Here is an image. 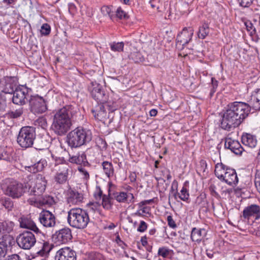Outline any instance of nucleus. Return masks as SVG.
Wrapping results in <instances>:
<instances>
[{"label": "nucleus", "mask_w": 260, "mask_h": 260, "mask_svg": "<svg viewBox=\"0 0 260 260\" xmlns=\"http://www.w3.org/2000/svg\"><path fill=\"white\" fill-rule=\"evenodd\" d=\"M250 110V107L246 103L234 102L229 104L222 115L221 127L230 131L238 127L248 116Z\"/></svg>", "instance_id": "nucleus-1"}, {"label": "nucleus", "mask_w": 260, "mask_h": 260, "mask_svg": "<svg viewBox=\"0 0 260 260\" xmlns=\"http://www.w3.org/2000/svg\"><path fill=\"white\" fill-rule=\"evenodd\" d=\"M64 139L58 138V143L55 146L53 152L51 153V157L55 161V169L57 171H61L60 165H62L61 168L62 171L57 172L54 176L55 181L58 184H63L65 181V173L63 170L65 159L64 158V153L65 148L63 145V141Z\"/></svg>", "instance_id": "nucleus-2"}, {"label": "nucleus", "mask_w": 260, "mask_h": 260, "mask_svg": "<svg viewBox=\"0 0 260 260\" xmlns=\"http://www.w3.org/2000/svg\"><path fill=\"white\" fill-rule=\"evenodd\" d=\"M92 139V135L90 131L76 128L71 131L67 136V142L71 147H78Z\"/></svg>", "instance_id": "nucleus-3"}, {"label": "nucleus", "mask_w": 260, "mask_h": 260, "mask_svg": "<svg viewBox=\"0 0 260 260\" xmlns=\"http://www.w3.org/2000/svg\"><path fill=\"white\" fill-rule=\"evenodd\" d=\"M68 213V222L71 226L82 229L87 226L89 218L85 210L80 208L72 209Z\"/></svg>", "instance_id": "nucleus-4"}, {"label": "nucleus", "mask_w": 260, "mask_h": 260, "mask_svg": "<svg viewBox=\"0 0 260 260\" xmlns=\"http://www.w3.org/2000/svg\"><path fill=\"white\" fill-rule=\"evenodd\" d=\"M36 138L35 128L32 126H23L17 137V142L23 149L32 147Z\"/></svg>", "instance_id": "nucleus-5"}, {"label": "nucleus", "mask_w": 260, "mask_h": 260, "mask_svg": "<svg viewBox=\"0 0 260 260\" xmlns=\"http://www.w3.org/2000/svg\"><path fill=\"white\" fill-rule=\"evenodd\" d=\"M47 181L44 176L41 174H37L36 178L27 183L25 187H28V191L31 195L36 197L42 195L46 189Z\"/></svg>", "instance_id": "nucleus-6"}, {"label": "nucleus", "mask_w": 260, "mask_h": 260, "mask_svg": "<svg viewBox=\"0 0 260 260\" xmlns=\"http://www.w3.org/2000/svg\"><path fill=\"white\" fill-rule=\"evenodd\" d=\"M5 194L13 199H19L25 192V189L21 183L16 181L6 182L2 185Z\"/></svg>", "instance_id": "nucleus-7"}, {"label": "nucleus", "mask_w": 260, "mask_h": 260, "mask_svg": "<svg viewBox=\"0 0 260 260\" xmlns=\"http://www.w3.org/2000/svg\"><path fill=\"white\" fill-rule=\"evenodd\" d=\"M53 129L58 136H63L65 134V107L58 110L54 116L53 122Z\"/></svg>", "instance_id": "nucleus-8"}, {"label": "nucleus", "mask_w": 260, "mask_h": 260, "mask_svg": "<svg viewBox=\"0 0 260 260\" xmlns=\"http://www.w3.org/2000/svg\"><path fill=\"white\" fill-rule=\"evenodd\" d=\"M18 246L23 249H30L34 246L36 239L34 234L30 231H24L16 238Z\"/></svg>", "instance_id": "nucleus-9"}, {"label": "nucleus", "mask_w": 260, "mask_h": 260, "mask_svg": "<svg viewBox=\"0 0 260 260\" xmlns=\"http://www.w3.org/2000/svg\"><path fill=\"white\" fill-rule=\"evenodd\" d=\"M29 105L30 111L35 114H42L47 110L45 100L38 95L30 97Z\"/></svg>", "instance_id": "nucleus-10"}, {"label": "nucleus", "mask_w": 260, "mask_h": 260, "mask_svg": "<svg viewBox=\"0 0 260 260\" xmlns=\"http://www.w3.org/2000/svg\"><path fill=\"white\" fill-rule=\"evenodd\" d=\"M90 94L92 98L96 101L98 104H105L108 100V95L106 93L102 86L98 83H91L89 87Z\"/></svg>", "instance_id": "nucleus-11"}, {"label": "nucleus", "mask_w": 260, "mask_h": 260, "mask_svg": "<svg viewBox=\"0 0 260 260\" xmlns=\"http://www.w3.org/2000/svg\"><path fill=\"white\" fill-rule=\"evenodd\" d=\"M193 29L191 27H184L178 35L176 38V47L179 50L183 49L185 46L192 40Z\"/></svg>", "instance_id": "nucleus-12"}, {"label": "nucleus", "mask_w": 260, "mask_h": 260, "mask_svg": "<svg viewBox=\"0 0 260 260\" xmlns=\"http://www.w3.org/2000/svg\"><path fill=\"white\" fill-rule=\"evenodd\" d=\"M25 109L23 107H19L12 110H10L5 113L3 117L4 123L8 126L12 127L14 125V119H17L22 117L25 112Z\"/></svg>", "instance_id": "nucleus-13"}, {"label": "nucleus", "mask_w": 260, "mask_h": 260, "mask_svg": "<svg viewBox=\"0 0 260 260\" xmlns=\"http://www.w3.org/2000/svg\"><path fill=\"white\" fill-rule=\"evenodd\" d=\"M241 217L246 220H256L260 218V206L251 204L245 207Z\"/></svg>", "instance_id": "nucleus-14"}, {"label": "nucleus", "mask_w": 260, "mask_h": 260, "mask_svg": "<svg viewBox=\"0 0 260 260\" xmlns=\"http://www.w3.org/2000/svg\"><path fill=\"white\" fill-rule=\"evenodd\" d=\"M28 202L31 205L37 207L43 206H50L54 203L53 198L49 196H43L42 195L32 197L28 200Z\"/></svg>", "instance_id": "nucleus-15"}, {"label": "nucleus", "mask_w": 260, "mask_h": 260, "mask_svg": "<svg viewBox=\"0 0 260 260\" xmlns=\"http://www.w3.org/2000/svg\"><path fill=\"white\" fill-rule=\"evenodd\" d=\"M39 220L45 227H52L55 224L54 215L48 210H43L39 214Z\"/></svg>", "instance_id": "nucleus-16"}, {"label": "nucleus", "mask_w": 260, "mask_h": 260, "mask_svg": "<svg viewBox=\"0 0 260 260\" xmlns=\"http://www.w3.org/2000/svg\"><path fill=\"white\" fill-rule=\"evenodd\" d=\"M28 90L25 87H19L14 91L12 102L17 105H23L26 103Z\"/></svg>", "instance_id": "nucleus-17"}, {"label": "nucleus", "mask_w": 260, "mask_h": 260, "mask_svg": "<svg viewBox=\"0 0 260 260\" xmlns=\"http://www.w3.org/2000/svg\"><path fill=\"white\" fill-rule=\"evenodd\" d=\"M113 198L119 203L132 204L135 202L133 193L128 191H120L114 193Z\"/></svg>", "instance_id": "nucleus-18"}, {"label": "nucleus", "mask_w": 260, "mask_h": 260, "mask_svg": "<svg viewBox=\"0 0 260 260\" xmlns=\"http://www.w3.org/2000/svg\"><path fill=\"white\" fill-rule=\"evenodd\" d=\"M77 108L72 105H66V132L76 121Z\"/></svg>", "instance_id": "nucleus-19"}, {"label": "nucleus", "mask_w": 260, "mask_h": 260, "mask_svg": "<svg viewBox=\"0 0 260 260\" xmlns=\"http://www.w3.org/2000/svg\"><path fill=\"white\" fill-rule=\"evenodd\" d=\"M224 147L225 148L230 149L237 155L241 154L244 150L243 148L238 141L233 140L231 138L225 139Z\"/></svg>", "instance_id": "nucleus-20"}, {"label": "nucleus", "mask_w": 260, "mask_h": 260, "mask_svg": "<svg viewBox=\"0 0 260 260\" xmlns=\"http://www.w3.org/2000/svg\"><path fill=\"white\" fill-rule=\"evenodd\" d=\"M18 221L21 228L29 229L37 234L40 233L39 229L30 218L22 216L19 218Z\"/></svg>", "instance_id": "nucleus-21"}, {"label": "nucleus", "mask_w": 260, "mask_h": 260, "mask_svg": "<svg viewBox=\"0 0 260 260\" xmlns=\"http://www.w3.org/2000/svg\"><path fill=\"white\" fill-rule=\"evenodd\" d=\"M105 104H98L92 110L95 119L100 121L105 120L107 118V113L104 106Z\"/></svg>", "instance_id": "nucleus-22"}, {"label": "nucleus", "mask_w": 260, "mask_h": 260, "mask_svg": "<svg viewBox=\"0 0 260 260\" xmlns=\"http://www.w3.org/2000/svg\"><path fill=\"white\" fill-rule=\"evenodd\" d=\"M83 197L82 194L78 191L69 190L68 192L67 201L70 205H78L82 202Z\"/></svg>", "instance_id": "nucleus-23"}, {"label": "nucleus", "mask_w": 260, "mask_h": 260, "mask_svg": "<svg viewBox=\"0 0 260 260\" xmlns=\"http://www.w3.org/2000/svg\"><path fill=\"white\" fill-rule=\"evenodd\" d=\"M228 169H230V168L222 163H217L215 165V175L219 179L223 181L228 173Z\"/></svg>", "instance_id": "nucleus-24"}, {"label": "nucleus", "mask_w": 260, "mask_h": 260, "mask_svg": "<svg viewBox=\"0 0 260 260\" xmlns=\"http://www.w3.org/2000/svg\"><path fill=\"white\" fill-rule=\"evenodd\" d=\"M242 143L250 148H254L257 145V140L255 136L250 134H243L241 138Z\"/></svg>", "instance_id": "nucleus-25"}, {"label": "nucleus", "mask_w": 260, "mask_h": 260, "mask_svg": "<svg viewBox=\"0 0 260 260\" xmlns=\"http://www.w3.org/2000/svg\"><path fill=\"white\" fill-rule=\"evenodd\" d=\"M227 172L228 173L223 181L231 186L236 185L238 182L236 171L233 169L230 168V169H228Z\"/></svg>", "instance_id": "nucleus-26"}, {"label": "nucleus", "mask_w": 260, "mask_h": 260, "mask_svg": "<svg viewBox=\"0 0 260 260\" xmlns=\"http://www.w3.org/2000/svg\"><path fill=\"white\" fill-rule=\"evenodd\" d=\"M111 182H108V194H104L102 198V205L103 207L107 210H110L112 208L113 203H112V198L110 197V188L113 186Z\"/></svg>", "instance_id": "nucleus-27"}, {"label": "nucleus", "mask_w": 260, "mask_h": 260, "mask_svg": "<svg viewBox=\"0 0 260 260\" xmlns=\"http://www.w3.org/2000/svg\"><path fill=\"white\" fill-rule=\"evenodd\" d=\"M206 230L204 229H197L194 228L192 229L191 238L193 241L199 243L205 236Z\"/></svg>", "instance_id": "nucleus-28"}, {"label": "nucleus", "mask_w": 260, "mask_h": 260, "mask_svg": "<svg viewBox=\"0 0 260 260\" xmlns=\"http://www.w3.org/2000/svg\"><path fill=\"white\" fill-rule=\"evenodd\" d=\"M15 223L12 221L7 220L0 222V233L9 234L13 231Z\"/></svg>", "instance_id": "nucleus-29"}, {"label": "nucleus", "mask_w": 260, "mask_h": 260, "mask_svg": "<svg viewBox=\"0 0 260 260\" xmlns=\"http://www.w3.org/2000/svg\"><path fill=\"white\" fill-rule=\"evenodd\" d=\"M102 166L103 171L107 177L110 178L114 176V169L112 162L104 161L102 163Z\"/></svg>", "instance_id": "nucleus-30"}, {"label": "nucleus", "mask_w": 260, "mask_h": 260, "mask_svg": "<svg viewBox=\"0 0 260 260\" xmlns=\"http://www.w3.org/2000/svg\"><path fill=\"white\" fill-rule=\"evenodd\" d=\"M69 161L72 163L78 165L83 164L84 166L88 164L86 160V155L84 153H82L80 155H75L70 157Z\"/></svg>", "instance_id": "nucleus-31"}, {"label": "nucleus", "mask_w": 260, "mask_h": 260, "mask_svg": "<svg viewBox=\"0 0 260 260\" xmlns=\"http://www.w3.org/2000/svg\"><path fill=\"white\" fill-rule=\"evenodd\" d=\"M251 103L253 108L256 110H260V89L253 92Z\"/></svg>", "instance_id": "nucleus-32"}, {"label": "nucleus", "mask_w": 260, "mask_h": 260, "mask_svg": "<svg viewBox=\"0 0 260 260\" xmlns=\"http://www.w3.org/2000/svg\"><path fill=\"white\" fill-rule=\"evenodd\" d=\"M210 29L207 23H204L199 27L198 35L200 39H204L209 34Z\"/></svg>", "instance_id": "nucleus-33"}, {"label": "nucleus", "mask_w": 260, "mask_h": 260, "mask_svg": "<svg viewBox=\"0 0 260 260\" xmlns=\"http://www.w3.org/2000/svg\"><path fill=\"white\" fill-rule=\"evenodd\" d=\"M172 253L173 251L165 246L159 247L157 251L158 256H161L164 258H170L172 256Z\"/></svg>", "instance_id": "nucleus-34"}, {"label": "nucleus", "mask_w": 260, "mask_h": 260, "mask_svg": "<svg viewBox=\"0 0 260 260\" xmlns=\"http://www.w3.org/2000/svg\"><path fill=\"white\" fill-rule=\"evenodd\" d=\"M53 247V244H50L48 242L44 241L42 249L38 252V253L41 256L47 255Z\"/></svg>", "instance_id": "nucleus-35"}, {"label": "nucleus", "mask_w": 260, "mask_h": 260, "mask_svg": "<svg viewBox=\"0 0 260 260\" xmlns=\"http://www.w3.org/2000/svg\"><path fill=\"white\" fill-rule=\"evenodd\" d=\"M65 238V229H62L59 231L56 232L53 235V239H54L55 242L59 244L60 243H63V241Z\"/></svg>", "instance_id": "nucleus-36"}, {"label": "nucleus", "mask_w": 260, "mask_h": 260, "mask_svg": "<svg viewBox=\"0 0 260 260\" xmlns=\"http://www.w3.org/2000/svg\"><path fill=\"white\" fill-rule=\"evenodd\" d=\"M187 183L186 182L183 187L180 190L179 193H177V197L185 202H187L189 199V194L187 188L185 187V184Z\"/></svg>", "instance_id": "nucleus-37"}, {"label": "nucleus", "mask_w": 260, "mask_h": 260, "mask_svg": "<svg viewBox=\"0 0 260 260\" xmlns=\"http://www.w3.org/2000/svg\"><path fill=\"white\" fill-rule=\"evenodd\" d=\"M130 59H132L136 63L141 62L144 61V58L139 52H131L129 55Z\"/></svg>", "instance_id": "nucleus-38"}, {"label": "nucleus", "mask_w": 260, "mask_h": 260, "mask_svg": "<svg viewBox=\"0 0 260 260\" xmlns=\"http://www.w3.org/2000/svg\"><path fill=\"white\" fill-rule=\"evenodd\" d=\"M100 208V204L96 202H89L87 204L86 206V210H85L87 213L88 212L91 213H94L96 211H98Z\"/></svg>", "instance_id": "nucleus-39"}, {"label": "nucleus", "mask_w": 260, "mask_h": 260, "mask_svg": "<svg viewBox=\"0 0 260 260\" xmlns=\"http://www.w3.org/2000/svg\"><path fill=\"white\" fill-rule=\"evenodd\" d=\"M0 203L8 211H11L13 208V202L10 198H5L2 199L0 201Z\"/></svg>", "instance_id": "nucleus-40"}, {"label": "nucleus", "mask_w": 260, "mask_h": 260, "mask_svg": "<svg viewBox=\"0 0 260 260\" xmlns=\"http://www.w3.org/2000/svg\"><path fill=\"white\" fill-rule=\"evenodd\" d=\"M35 124L41 127L43 129H46L47 127V120L44 117H40L35 120Z\"/></svg>", "instance_id": "nucleus-41"}, {"label": "nucleus", "mask_w": 260, "mask_h": 260, "mask_svg": "<svg viewBox=\"0 0 260 260\" xmlns=\"http://www.w3.org/2000/svg\"><path fill=\"white\" fill-rule=\"evenodd\" d=\"M38 141L39 143V145L36 149L43 150L48 146L49 142L46 140V137H41L38 139Z\"/></svg>", "instance_id": "nucleus-42"}, {"label": "nucleus", "mask_w": 260, "mask_h": 260, "mask_svg": "<svg viewBox=\"0 0 260 260\" xmlns=\"http://www.w3.org/2000/svg\"><path fill=\"white\" fill-rule=\"evenodd\" d=\"M111 49L114 51L120 52L123 51L124 44L123 42L113 43L110 45Z\"/></svg>", "instance_id": "nucleus-43"}, {"label": "nucleus", "mask_w": 260, "mask_h": 260, "mask_svg": "<svg viewBox=\"0 0 260 260\" xmlns=\"http://www.w3.org/2000/svg\"><path fill=\"white\" fill-rule=\"evenodd\" d=\"M135 213V215L138 216L143 217L145 214H149L150 208L147 206H143Z\"/></svg>", "instance_id": "nucleus-44"}, {"label": "nucleus", "mask_w": 260, "mask_h": 260, "mask_svg": "<svg viewBox=\"0 0 260 260\" xmlns=\"http://www.w3.org/2000/svg\"><path fill=\"white\" fill-rule=\"evenodd\" d=\"M245 25L246 26L247 30L248 31H250L251 34H255L256 31H258L257 27L256 28L255 27H254L253 24L249 21L245 22Z\"/></svg>", "instance_id": "nucleus-45"}, {"label": "nucleus", "mask_w": 260, "mask_h": 260, "mask_svg": "<svg viewBox=\"0 0 260 260\" xmlns=\"http://www.w3.org/2000/svg\"><path fill=\"white\" fill-rule=\"evenodd\" d=\"M89 260H106L105 256L98 252L91 253L89 256Z\"/></svg>", "instance_id": "nucleus-46"}, {"label": "nucleus", "mask_w": 260, "mask_h": 260, "mask_svg": "<svg viewBox=\"0 0 260 260\" xmlns=\"http://www.w3.org/2000/svg\"><path fill=\"white\" fill-rule=\"evenodd\" d=\"M111 7L108 6H104L101 9L103 15L104 16H109L111 19H112V15L111 14Z\"/></svg>", "instance_id": "nucleus-47"}, {"label": "nucleus", "mask_w": 260, "mask_h": 260, "mask_svg": "<svg viewBox=\"0 0 260 260\" xmlns=\"http://www.w3.org/2000/svg\"><path fill=\"white\" fill-rule=\"evenodd\" d=\"M55 260H65V251L63 248L60 249L56 252Z\"/></svg>", "instance_id": "nucleus-48"}, {"label": "nucleus", "mask_w": 260, "mask_h": 260, "mask_svg": "<svg viewBox=\"0 0 260 260\" xmlns=\"http://www.w3.org/2000/svg\"><path fill=\"white\" fill-rule=\"evenodd\" d=\"M178 186V182L176 180H174L172 184L170 192L173 194L174 198L177 199V191L176 190Z\"/></svg>", "instance_id": "nucleus-49"}, {"label": "nucleus", "mask_w": 260, "mask_h": 260, "mask_svg": "<svg viewBox=\"0 0 260 260\" xmlns=\"http://www.w3.org/2000/svg\"><path fill=\"white\" fill-rule=\"evenodd\" d=\"M237 1L240 7L248 8L251 5L253 0H237Z\"/></svg>", "instance_id": "nucleus-50"}, {"label": "nucleus", "mask_w": 260, "mask_h": 260, "mask_svg": "<svg viewBox=\"0 0 260 260\" xmlns=\"http://www.w3.org/2000/svg\"><path fill=\"white\" fill-rule=\"evenodd\" d=\"M40 31L42 35H48L50 32V27L47 23H44L42 25Z\"/></svg>", "instance_id": "nucleus-51"}, {"label": "nucleus", "mask_w": 260, "mask_h": 260, "mask_svg": "<svg viewBox=\"0 0 260 260\" xmlns=\"http://www.w3.org/2000/svg\"><path fill=\"white\" fill-rule=\"evenodd\" d=\"M78 170L83 175L84 179L88 180L89 178V174L88 171L85 168L82 167L81 166H78Z\"/></svg>", "instance_id": "nucleus-52"}, {"label": "nucleus", "mask_w": 260, "mask_h": 260, "mask_svg": "<svg viewBox=\"0 0 260 260\" xmlns=\"http://www.w3.org/2000/svg\"><path fill=\"white\" fill-rule=\"evenodd\" d=\"M254 183L257 189L260 192V171H256L255 173Z\"/></svg>", "instance_id": "nucleus-53"}, {"label": "nucleus", "mask_w": 260, "mask_h": 260, "mask_svg": "<svg viewBox=\"0 0 260 260\" xmlns=\"http://www.w3.org/2000/svg\"><path fill=\"white\" fill-rule=\"evenodd\" d=\"M116 16L119 19H123L127 18V15L126 13L122 10L120 7H119L116 11Z\"/></svg>", "instance_id": "nucleus-54"}, {"label": "nucleus", "mask_w": 260, "mask_h": 260, "mask_svg": "<svg viewBox=\"0 0 260 260\" xmlns=\"http://www.w3.org/2000/svg\"><path fill=\"white\" fill-rule=\"evenodd\" d=\"M147 228V224L144 221H141L137 229V231L142 233L145 232Z\"/></svg>", "instance_id": "nucleus-55"}, {"label": "nucleus", "mask_w": 260, "mask_h": 260, "mask_svg": "<svg viewBox=\"0 0 260 260\" xmlns=\"http://www.w3.org/2000/svg\"><path fill=\"white\" fill-rule=\"evenodd\" d=\"M104 194H103V191L99 186L96 187V190L94 193V196L96 199H102L103 196Z\"/></svg>", "instance_id": "nucleus-56"}, {"label": "nucleus", "mask_w": 260, "mask_h": 260, "mask_svg": "<svg viewBox=\"0 0 260 260\" xmlns=\"http://www.w3.org/2000/svg\"><path fill=\"white\" fill-rule=\"evenodd\" d=\"M167 221L168 225L170 227L172 228H175L176 227V224L171 215L168 216Z\"/></svg>", "instance_id": "nucleus-57"}, {"label": "nucleus", "mask_w": 260, "mask_h": 260, "mask_svg": "<svg viewBox=\"0 0 260 260\" xmlns=\"http://www.w3.org/2000/svg\"><path fill=\"white\" fill-rule=\"evenodd\" d=\"M7 253V248L0 243V259L4 257Z\"/></svg>", "instance_id": "nucleus-58"}, {"label": "nucleus", "mask_w": 260, "mask_h": 260, "mask_svg": "<svg viewBox=\"0 0 260 260\" xmlns=\"http://www.w3.org/2000/svg\"><path fill=\"white\" fill-rule=\"evenodd\" d=\"M154 202V199L150 200H144L138 203V206L139 208L142 207L143 206H145L147 204H150Z\"/></svg>", "instance_id": "nucleus-59"}, {"label": "nucleus", "mask_w": 260, "mask_h": 260, "mask_svg": "<svg viewBox=\"0 0 260 260\" xmlns=\"http://www.w3.org/2000/svg\"><path fill=\"white\" fill-rule=\"evenodd\" d=\"M200 171H202L203 172H205L206 168H207V163L205 160L202 159L200 161Z\"/></svg>", "instance_id": "nucleus-60"}, {"label": "nucleus", "mask_w": 260, "mask_h": 260, "mask_svg": "<svg viewBox=\"0 0 260 260\" xmlns=\"http://www.w3.org/2000/svg\"><path fill=\"white\" fill-rule=\"evenodd\" d=\"M27 168L28 171L32 173H36L39 171L38 166L36 164H35L31 166L28 167Z\"/></svg>", "instance_id": "nucleus-61"}, {"label": "nucleus", "mask_w": 260, "mask_h": 260, "mask_svg": "<svg viewBox=\"0 0 260 260\" xmlns=\"http://www.w3.org/2000/svg\"><path fill=\"white\" fill-rule=\"evenodd\" d=\"M5 260H21V258L19 255L14 254L9 256Z\"/></svg>", "instance_id": "nucleus-62"}, {"label": "nucleus", "mask_w": 260, "mask_h": 260, "mask_svg": "<svg viewBox=\"0 0 260 260\" xmlns=\"http://www.w3.org/2000/svg\"><path fill=\"white\" fill-rule=\"evenodd\" d=\"M75 9H76V7L74 5H73V4L69 5L68 11H69V12L71 15H74V12L75 11Z\"/></svg>", "instance_id": "nucleus-63"}, {"label": "nucleus", "mask_w": 260, "mask_h": 260, "mask_svg": "<svg viewBox=\"0 0 260 260\" xmlns=\"http://www.w3.org/2000/svg\"><path fill=\"white\" fill-rule=\"evenodd\" d=\"M68 251V255L67 256H76L75 252L74 251L72 250L70 247H66V252Z\"/></svg>", "instance_id": "nucleus-64"}]
</instances>
